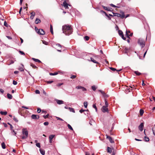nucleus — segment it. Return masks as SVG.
Returning a JSON list of instances; mask_svg holds the SVG:
<instances>
[{
	"label": "nucleus",
	"instance_id": "1",
	"mask_svg": "<svg viewBox=\"0 0 155 155\" xmlns=\"http://www.w3.org/2000/svg\"><path fill=\"white\" fill-rule=\"evenodd\" d=\"M63 33L66 35H69L72 33V28L71 25H64L62 26Z\"/></svg>",
	"mask_w": 155,
	"mask_h": 155
},
{
	"label": "nucleus",
	"instance_id": "2",
	"mask_svg": "<svg viewBox=\"0 0 155 155\" xmlns=\"http://www.w3.org/2000/svg\"><path fill=\"white\" fill-rule=\"evenodd\" d=\"M147 39V36L146 40L143 38H140L138 39L137 41L138 44L140 47L141 49L144 48L145 45V41Z\"/></svg>",
	"mask_w": 155,
	"mask_h": 155
},
{
	"label": "nucleus",
	"instance_id": "3",
	"mask_svg": "<svg viewBox=\"0 0 155 155\" xmlns=\"http://www.w3.org/2000/svg\"><path fill=\"white\" fill-rule=\"evenodd\" d=\"M35 30L36 32L39 35H43L45 34V31H44L43 29H38L36 27H35Z\"/></svg>",
	"mask_w": 155,
	"mask_h": 155
},
{
	"label": "nucleus",
	"instance_id": "4",
	"mask_svg": "<svg viewBox=\"0 0 155 155\" xmlns=\"http://www.w3.org/2000/svg\"><path fill=\"white\" fill-rule=\"evenodd\" d=\"M112 13L113 14V16H117L118 17H120L121 18L123 19L125 17V15H121L119 13H115L114 12H112Z\"/></svg>",
	"mask_w": 155,
	"mask_h": 155
},
{
	"label": "nucleus",
	"instance_id": "5",
	"mask_svg": "<svg viewBox=\"0 0 155 155\" xmlns=\"http://www.w3.org/2000/svg\"><path fill=\"white\" fill-rule=\"evenodd\" d=\"M102 6L103 8L104 9L107 11H110V12H112L113 10V9L109 7H106L104 5H102Z\"/></svg>",
	"mask_w": 155,
	"mask_h": 155
},
{
	"label": "nucleus",
	"instance_id": "6",
	"mask_svg": "<svg viewBox=\"0 0 155 155\" xmlns=\"http://www.w3.org/2000/svg\"><path fill=\"white\" fill-rule=\"evenodd\" d=\"M107 107H105V106H103L101 110L103 113H105L106 112H108V109L107 108Z\"/></svg>",
	"mask_w": 155,
	"mask_h": 155
},
{
	"label": "nucleus",
	"instance_id": "7",
	"mask_svg": "<svg viewBox=\"0 0 155 155\" xmlns=\"http://www.w3.org/2000/svg\"><path fill=\"white\" fill-rule=\"evenodd\" d=\"M99 91L102 94L103 97L104 98H107L109 97V95L108 94H106L102 90H99Z\"/></svg>",
	"mask_w": 155,
	"mask_h": 155
},
{
	"label": "nucleus",
	"instance_id": "8",
	"mask_svg": "<svg viewBox=\"0 0 155 155\" xmlns=\"http://www.w3.org/2000/svg\"><path fill=\"white\" fill-rule=\"evenodd\" d=\"M143 127L144 124L143 123H141L138 126V129L140 131L143 130Z\"/></svg>",
	"mask_w": 155,
	"mask_h": 155
},
{
	"label": "nucleus",
	"instance_id": "9",
	"mask_svg": "<svg viewBox=\"0 0 155 155\" xmlns=\"http://www.w3.org/2000/svg\"><path fill=\"white\" fill-rule=\"evenodd\" d=\"M100 12L101 13H104L105 14V15L107 17L108 20H110L111 19V17L105 12L101 10L100 11Z\"/></svg>",
	"mask_w": 155,
	"mask_h": 155
},
{
	"label": "nucleus",
	"instance_id": "10",
	"mask_svg": "<svg viewBox=\"0 0 155 155\" xmlns=\"http://www.w3.org/2000/svg\"><path fill=\"white\" fill-rule=\"evenodd\" d=\"M106 138L107 139H108V140H109L110 142L111 143H114V140H113L112 139V137L109 136H108V135H106Z\"/></svg>",
	"mask_w": 155,
	"mask_h": 155
},
{
	"label": "nucleus",
	"instance_id": "11",
	"mask_svg": "<svg viewBox=\"0 0 155 155\" xmlns=\"http://www.w3.org/2000/svg\"><path fill=\"white\" fill-rule=\"evenodd\" d=\"M63 6L65 8H68V4L66 2V0H65L64 2L63 3Z\"/></svg>",
	"mask_w": 155,
	"mask_h": 155
},
{
	"label": "nucleus",
	"instance_id": "12",
	"mask_svg": "<svg viewBox=\"0 0 155 155\" xmlns=\"http://www.w3.org/2000/svg\"><path fill=\"white\" fill-rule=\"evenodd\" d=\"M149 45H146V47H145V48H144V49H145V50H146V51H145V52H144V54H143V58H144L145 57V56L147 53V50H148V49H149Z\"/></svg>",
	"mask_w": 155,
	"mask_h": 155
},
{
	"label": "nucleus",
	"instance_id": "13",
	"mask_svg": "<svg viewBox=\"0 0 155 155\" xmlns=\"http://www.w3.org/2000/svg\"><path fill=\"white\" fill-rule=\"evenodd\" d=\"M126 36H127V37L129 39H130V36H132L133 35V33H131L130 34V35H129L127 33V30L126 31Z\"/></svg>",
	"mask_w": 155,
	"mask_h": 155
},
{
	"label": "nucleus",
	"instance_id": "14",
	"mask_svg": "<svg viewBox=\"0 0 155 155\" xmlns=\"http://www.w3.org/2000/svg\"><path fill=\"white\" fill-rule=\"evenodd\" d=\"M56 101L57 102V103L58 104H61L64 103V101L61 100H59L58 99H56Z\"/></svg>",
	"mask_w": 155,
	"mask_h": 155
},
{
	"label": "nucleus",
	"instance_id": "15",
	"mask_svg": "<svg viewBox=\"0 0 155 155\" xmlns=\"http://www.w3.org/2000/svg\"><path fill=\"white\" fill-rule=\"evenodd\" d=\"M22 133L23 134H24L25 135V136L27 137L28 136V132L27 130H25L24 129L22 130Z\"/></svg>",
	"mask_w": 155,
	"mask_h": 155
},
{
	"label": "nucleus",
	"instance_id": "16",
	"mask_svg": "<svg viewBox=\"0 0 155 155\" xmlns=\"http://www.w3.org/2000/svg\"><path fill=\"white\" fill-rule=\"evenodd\" d=\"M16 61V60L15 59H11L10 61H9V63L8 64V65H10V64H13L15 61Z\"/></svg>",
	"mask_w": 155,
	"mask_h": 155
},
{
	"label": "nucleus",
	"instance_id": "17",
	"mask_svg": "<svg viewBox=\"0 0 155 155\" xmlns=\"http://www.w3.org/2000/svg\"><path fill=\"white\" fill-rule=\"evenodd\" d=\"M60 72L59 71L58 72H54V73H49V74L50 75L54 76V75H55L58 74V73H60Z\"/></svg>",
	"mask_w": 155,
	"mask_h": 155
},
{
	"label": "nucleus",
	"instance_id": "18",
	"mask_svg": "<svg viewBox=\"0 0 155 155\" xmlns=\"http://www.w3.org/2000/svg\"><path fill=\"white\" fill-rule=\"evenodd\" d=\"M41 20L40 19L37 18L35 21V23L36 24H38L41 22Z\"/></svg>",
	"mask_w": 155,
	"mask_h": 155
},
{
	"label": "nucleus",
	"instance_id": "19",
	"mask_svg": "<svg viewBox=\"0 0 155 155\" xmlns=\"http://www.w3.org/2000/svg\"><path fill=\"white\" fill-rule=\"evenodd\" d=\"M91 61L94 63H96V64H99V63L96 60H95L93 58H91Z\"/></svg>",
	"mask_w": 155,
	"mask_h": 155
},
{
	"label": "nucleus",
	"instance_id": "20",
	"mask_svg": "<svg viewBox=\"0 0 155 155\" xmlns=\"http://www.w3.org/2000/svg\"><path fill=\"white\" fill-rule=\"evenodd\" d=\"M32 59L34 61H35L36 62H38V63H41V61L39 60L38 59H36V58H32Z\"/></svg>",
	"mask_w": 155,
	"mask_h": 155
},
{
	"label": "nucleus",
	"instance_id": "21",
	"mask_svg": "<svg viewBox=\"0 0 155 155\" xmlns=\"http://www.w3.org/2000/svg\"><path fill=\"white\" fill-rule=\"evenodd\" d=\"M7 97L9 99H11L12 98V95L9 93L7 94Z\"/></svg>",
	"mask_w": 155,
	"mask_h": 155
},
{
	"label": "nucleus",
	"instance_id": "22",
	"mask_svg": "<svg viewBox=\"0 0 155 155\" xmlns=\"http://www.w3.org/2000/svg\"><path fill=\"white\" fill-rule=\"evenodd\" d=\"M31 118L32 119L36 120L37 119V115L33 114L31 116Z\"/></svg>",
	"mask_w": 155,
	"mask_h": 155
},
{
	"label": "nucleus",
	"instance_id": "23",
	"mask_svg": "<svg viewBox=\"0 0 155 155\" xmlns=\"http://www.w3.org/2000/svg\"><path fill=\"white\" fill-rule=\"evenodd\" d=\"M0 113L2 115H6L7 114V111H1L0 112Z\"/></svg>",
	"mask_w": 155,
	"mask_h": 155
},
{
	"label": "nucleus",
	"instance_id": "24",
	"mask_svg": "<svg viewBox=\"0 0 155 155\" xmlns=\"http://www.w3.org/2000/svg\"><path fill=\"white\" fill-rule=\"evenodd\" d=\"M107 151L109 153H111L112 152V150L110 147H107Z\"/></svg>",
	"mask_w": 155,
	"mask_h": 155
},
{
	"label": "nucleus",
	"instance_id": "25",
	"mask_svg": "<svg viewBox=\"0 0 155 155\" xmlns=\"http://www.w3.org/2000/svg\"><path fill=\"white\" fill-rule=\"evenodd\" d=\"M50 31L51 33L52 34H53V28L52 26L51 25H50Z\"/></svg>",
	"mask_w": 155,
	"mask_h": 155
},
{
	"label": "nucleus",
	"instance_id": "26",
	"mask_svg": "<svg viewBox=\"0 0 155 155\" xmlns=\"http://www.w3.org/2000/svg\"><path fill=\"white\" fill-rule=\"evenodd\" d=\"M144 140L146 142H148L149 141V138L147 136H145L144 137Z\"/></svg>",
	"mask_w": 155,
	"mask_h": 155
},
{
	"label": "nucleus",
	"instance_id": "27",
	"mask_svg": "<svg viewBox=\"0 0 155 155\" xmlns=\"http://www.w3.org/2000/svg\"><path fill=\"white\" fill-rule=\"evenodd\" d=\"M40 153H41V154L42 155H44L45 154V150H42V149H40Z\"/></svg>",
	"mask_w": 155,
	"mask_h": 155
},
{
	"label": "nucleus",
	"instance_id": "28",
	"mask_svg": "<svg viewBox=\"0 0 155 155\" xmlns=\"http://www.w3.org/2000/svg\"><path fill=\"white\" fill-rule=\"evenodd\" d=\"M2 147L3 149H5L6 148L5 144L4 142H2Z\"/></svg>",
	"mask_w": 155,
	"mask_h": 155
},
{
	"label": "nucleus",
	"instance_id": "29",
	"mask_svg": "<svg viewBox=\"0 0 155 155\" xmlns=\"http://www.w3.org/2000/svg\"><path fill=\"white\" fill-rule=\"evenodd\" d=\"M55 135H50L49 136V139L52 140V139L54 137Z\"/></svg>",
	"mask_w": 155,
	"mask_h": 155
},
{
	"label": "nucleus",
	"instance_id": "30",
	"mask_svg": "<svg viewBox=\"0 0 155 155\" xmlns=\"http://www.w3.org/2000/svg\"><path fill=\"white\" fill-rule=\"evenodd\" d=\"M68 109L70 111L72 112L73 113H75V110L74 108L71 107H69Z\"/></svg>",
	"mask_w": 155,
	"mask_h": 155
},
{
	"label": "nucleus",
	"instance_id": "31",
	"mask_svg": "<svg viewBox=\"0 0 155 155\" xmlns=\"http://www.w3.org/2000/svg\"><path fill=\"white\" fill-rule=\"evenodd\" d=\"M118 34L120 36H121L123 35V32L121 30H118Z\"/></svg>",
	"mask_w": 155,
	"mask_h": 155
},
{
	"label": "nucleus",
	"instance_id": "32",
	"mask_svg": "<svg viewBox=\"0 0 155 155\" xmlns=\"http://www.w3.org/2000/svg\"><path fill=\"white\" fill-rule=\"evenodd\" d=\"M84 39L86 41H88L89 39V37L87 36H85L84 37Z\"/></svg>",
	"mask_w": 155,
	"mask_h": 155
},
{
	"label": "nucleus",
	"instance_id": "33",
	"mask_svg": "<svg viewBox=\"0 0 155 155\" xmlns=\"http://www.w3.org/2000/svg\"><path fill=\"white\" fill-rule=\"evenodd\" d=\"M67 126H68V128L69 129H70L72 130H73V129L72 127L71 126V125H70L69 124H68L67 125Z\"/></svg>",
	"mask_w": 155,
	"mask_h": 155
},
{
	"label": "nucleus",
	"instance_id": "34",
	"mask_svg": "<svg viewBox=\"0 0 155 155\" xmlns=\"http://www.w3.org/2000/svg\"><path fill=\"white\" fill-rule=\"evenodd\" d=\"M110 6L114 8H119L120 7L119 6H117L116 5H114L113 4H110Z\"/></svg>",
	"mask_w": 155,
	"mask_h": 155
},
{
	"label": "nucleus",
	"instance_id": "35",
	"mask_svg": "<svg viewBox=\"0 0 155 155\" xmlns=\"http://www.w3.org/2000/svg\"><path fill=\"white\" fill-rule=\"evenodd\" d=\"M104 101H105V107H108V104L107 101V100H106V99H105Z\"/></svg>",
	"mask_w": 155,
	"mask_h": 155
},
{
	"label": "nucleus",
	"instance_id": "36",
	"mask_svg": "<svg viewBox=\"0 0 155 155\" xmlns=\"http://www.w3.org/2000/svg\"><path fill=\"white\" fill-rule=\"evenodd\" d=\"M144 113V111L142 109H140V113L141 116H142Z\"/></svg>",
	"mask_w": 155,
	"mask_h": 155
},
{
	"label": "nucleus",
	"instance_id": "37",
	"mask_svg": "<svg viewBox=\"0 0 155 155\" xmlns=\"http://www.w3.org/2000/svg\"><path fill=\"white\" fill-rule=\"evenodd\" d=\"M88 105V103L87 102H85L84 103V106L85 108H87V107Z\"/></svg>",
	"mask_w": 155,
	"mask_h": 155
},
{
	"label": "nucleus",
	"instance_id": "38",
	"mask_svg": "<svg viewBox=\"0 0 155 155\" xmlns=\"http://www.w3.org/2000/svg\"><path fill=\"white\" fill-rule=\"evenodd\" d=\"M134 73L137 75H140L141 74V73H140L139 72L137 71H135Z\"/></svg>",
	"mask_w": 155,
	"mask_h": 155
},
{
	"label": "nucleus",
	"instance_id": "39",
	"mask_svg": "<svg viewBox=\"0 0 155 155\" xmlns=\"http://www.w3.org/2000/svg\"><path fill=\"white\" fill-rule=\"evenodd\" d=\"M92 106L95 109L96 111L97 112V108L96 105V104H93Z\"/></svg>",
	"mask_w": 155,
	"mask_h": 155
},
{
	"label": "nucleus",
	"instance_id": "40",
	"mask_svg": "<svg viewBox=\"0 0 155 155\" xmlns=\"http://www.w3.org/2000/svg\"><path fill=\"white\" fill-rule=\"evenodd\" d=\"M31 67H32L33 68H37V67L36 66H35V65H34V64H32V63L31 64Z\"/></svg>",
	"mask_w": 155,
	"mask_h": 155
},
{
	"label": "nucleus",
	"instance_id": "41",
	"mask_svg": "<svg viewBox=\"0 0 155 155\" xmlns=\"http://www.w3.org/2000/svg\"><path fill=\"white\" fill-rule=\"evenodd\" d=\"M91 88L94 91H95L96 89V88L94 85H93L91 86Z\"/></svg>",
	"mask_w": 155,
	"mask_h": 155
},
{
	"label": "nucleus",
	"instance_id": "42",
	"mask_svg": "<svg viewBox=\"0 0 155 155\" xmlns=\"http://www.w3.org/2000/svg\"><path fill=\"white\" fill-rule=\"evenodd\" d=\"M76 76L75 75H71L70 78L71 79H74V78H76Z\"/></svg>",
	"mask_w": 155,
	"mask_h": 155
},
{
	"label": "nucleus",
	"instance_id": "43",
	"mask_svg": "<svg viewBox=\"0 0 155 155\" xmlns=\"http://www.w3.org/2000/svg\"><path fill=\"white\" fill-rule=\"evenodd\" d=\"M13 120L15 121L16 122H18V120L17 119V118L16 117H15V116H14V117H13Z\"/></svg>",
	"mask_w": 155,
	"mask_h": 155
},
{
	"label": "nucleus",
	"instance_id": "44",
	"mask_svg": "<svg viewBox=\"0 0 155 155\" xmlns=\"http://www.w3.org/2000/svg\"><path fill=\"white\" fill-rule=\"evenodd\" d=\"M110 69L112 71H116L117 70V69L115 68H112V67H110Z\"/></svg>",
	"mask_w": 155,
	"mask_h": 155
},
{
	"label": "nucleus",
	"instance_id": "45",
	"mask_svg": "<svg viewBox=\"0 0 155 155\" xmlns=\"http://www.w3.org/2000/svg\"><path fill=\"white\" fill-rule=\"evenodd\" d=\"M21 54V55H25V54L24 53V52L23 51H21L19 50L18 51Z\"/></svg>",
	"mask_w": 155,
	"mask_h": 155
},
{
	"label": "nucleus",
	"instance_id": "46",
	"mask_svg": "<svg viewBox=\"0 0 155 155\" xmlns=\"http://www.w3.org/2000/svg\"><path fill=\"white\" fill-rule=\"evenodd\" d=\"M36 146L39 147V148H40V147H41V146H40V143H37L36 144Z\"/></svg>",
	"mask_w": 155,
	"mask_h": 155
},
{
	"label": "nucleus",
	"instance_id": "47",
	"mask_svg": "<svg viewBox=\"0 0 155 155\" xmlns=\"http://www.w3.org/2000/svg\"><path fill=\"white\" fill-rule=\"evenodd\" d=\"M49 116V114H47L46 115H43V117L45 119H46V118H47Z\"/></svg>",
	"mask_w": 155,
	"mask_h": 155
},
{
	"label": "nucleus",
	"instance_id": "48",
	"mask_svg": "<svg viewBox=\"0 0 155 155\" xmlns=\"http://www.w3.org/2000/svg\"><path fill=\"white\" fill-rule=\"evenodd\" d=\"M46 82L48 84H50L52 83L53 82V81H46Z\"/></svg>",
	"mask_w": 155,
	"mask_h": 155
},
{
	"label": "nucleus",
	"instance_id": "49",
	"mask_svg": "<svg viewBox=\"0 0 155 155\" xmlns=\"http://www.w3.org/2000/svg\"><path fill=\"white\" fill-rule=\"evenodd\" d=\"M63 83H59L58 84H57L56 85L58 87H60L61 86V85H63Z\"/></svg>",
	"mask_w": 155,
	"mask_h": 155
},
{
	"label": "nucleus",
	"instance_id": "50",
	"mask_svg": "<svg viewBox=\"0 0 155 155\" xmlns=\"http://www.w3.org/2000/svg\"><path fill=\"white\" fill-rule=\"evenodd\" d=\"M84 111H86V110H84L83 109H81V110H80L79 112L80 113H82L83 112H84Z\"/></svg>",
	"mask_w": 155,
	"mask_h": 155
},
{
	"label": "nucleus",
	"instance_id": "51",
	"mask_svg": "<svg viewBox=\"0 0 155 155\" xmlns=\"http://www.w3.org/2000/svg\"><path fill=\"white\" fill-rule=\"evenodd\" d=\"M35 93L36 94H39L40 93V91L39 90H36L35 91Z\"/></svg>",
	"mask_w": 155,
	"mask_h": 155
},
{
	"label": "nucleus",
	"instance_id": "52",
	"mask_svg": "<svg viewBox=\"0 0 155 155\" xmlns=\"http://www.w3.org/2000/svg\"><path fill=\"white\" fill-rule=\"evenodd\" d=\"M41 111V109L39 108H37V112L38 113H40Z\"/></svg>",
	"mask_w": 155,
	"mask_h": 155
},
{
	"label": "nucleus",
	"instance_id": "53",
	"mask_svg": "<svg viewBox=\"0 0 155 155\" xmlns=\"http://www.w3.org/2000/svg\"><path fill=\"white\" fill-rule=\"evenodd\" d=\"M43 43L45 45H47L48 44V42L45 41H42Z\"/></svg>",
	"mask_w": 155,
	"mask_h": 155
},
{
	"label": "nucleus",
	"instance_id": "54",
	"mask_svg": "<svg viewBox=\"0 0 155 155\" xmlns=\"http://www.w3.org/2000/svg\"><path fill=\"white\" fill-rule=\"evenodd\" d=\"M17 84V82L15 81V80H13V84L14 85H16Z\"/></svg>",
	"mask_w": 155,
	"mask_h": 155
},
{
	"label": "nucleus",
	"instance_id": "55",
	"mask_svg": "<svg viewBox=\"0 0 155 155\" xmlns=\"http://www.w3.org/2000/svg\"><path fill=\"white\" fill-rule=\"evenodd\" d=\"M82 87V86H76V88L78 89H81Z\"/></svg>",
	"mask_w": 155,
	"mask_h": 155
},
{
	"label": "nucleus",
	"instance_id": "56",
	"mask_svg": "<svg viewBox=\"0 0 155 155\" xmlns=\"http://www.w3.org/2000/svg\"><path fill=\"white\" fill-rule=\"evenodd\" d=\"M43 124L45 126H47L48 125L49 123L48 122H45Z\"/></svg>",
	"mask_w": 155,
	"mask_h": 155
},
{
	"label": "nucleus",
	"instance_id": "57",
	"mask_svg": "<svg viewBox=\"0 0 155 155\" xmlns=\"http://www.w3.org/2000/svg\"><path fill=\"white\" fill-rule=\"evenodd\" d=\"M4 25L6 27H7L8 26V24L5 21L4 22Z\"/></svg>",
	"mask_w": 155,
	"mask_h": 155
},
{
	"label": "nucleus",
	"instance_id": "58",
	"mask_svg": "<svg viewBox=\"0 0 155 155\" xmlns=\"http://www.w3.org/2000/svg\"><path fill=\"white\" fill-rule=\"evenodd\" d=\"M56 118H57V119L58 120H59L61 121H63L64 120L63 119H61L59 117H56Z\"/></svg>",
	"mask_w": 155,
	"mask_h": 155
},
{
	"label": "nucleus",
	"instance_id": "59",
	"mask_svg": "<svg viewBox=\"0 0 155 155\" xmlns=\"http://www.w3.org/2000/svg\"><path fill=\"white\" fill-rule=\"evenodd\" d=\"M81 89H82V90L83 91H86V89L84 87H82L81 88Z\"/></svg>",
	"mask_w": 155,
	"mask_h": 155
},
{
	"label": "nucleus",
	"instance_id": "60",
	"mask_svg": "<svg viewBox=\"0 0 155 155\" xmlns=\"http://www.w3.org/2000/svg\"><path fill=\"white\" fill-rule=\"evenodd\" d=\"M27 137H27L26 136H23L21 138L23 139H25Z\"/></svg>",
	"mask_w": 155,
	"mask_h": 155
},
{
	"label": "nucleus",
	"instance_id": "61",
	"mask_svg": "<svg viewBox=\"0 0 155 155\" xmlns=\"http://www.w3.org/2000/svg\"><path fill=\"white\" fill-rule=\"evenodd\" d=\"M19 69L21 71H24V69L22 67L19 68Z\"/></svg>",
	"mask_w": 155,
	"mask_h": 155
},
{
	"label": "nucleus",
	"instance_id": "62",
	"mask_svg": "<svg viewBox=\"0 0 155 155\" xmlns=\"http://www.w3.org/2000/svg\"><path fill=\"white\" fill-rule=\"evenodd\" d=\"M3 124L4 125V126L5 127H8L7 125L5 123H3Z\"/></svg>",
	"mask_w": 155,
	"mask_h": 155
},
{
	"label": "nucleus",
	"instance_id": "63",
	"mask_svg": "<svg viewBox=\"0 0 155 155\" xmlns=\"http://www.w3.org/2000/svg\"><path fill=\"white\" fill-rule=\"evenodd\" d=\"M4 91L2 89L0 88V92H1L2 94H3Z\"/></svg>",
	"mask_w": 155,
	"mask_h": 155
},
{
	"label": "nucleus",
	"instance_id": "64",
	"mask_svg": "<svg viewBox=\"0 0 155 155\" xmlns=\"http://www.w3.org/2000/svg\"><path fill=\"white\" fill-rule=\"evenodd\" d=\"M31 15H33L34 16H35V12H32L31 13Z\"/></svg>",
	"mask_w": 155,
	"mask_h": 155
}]
</instances>
